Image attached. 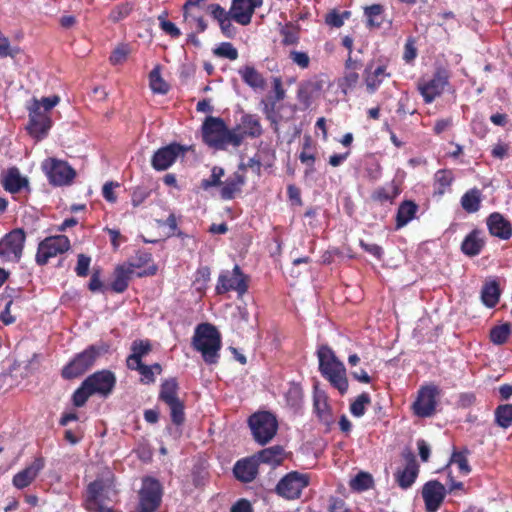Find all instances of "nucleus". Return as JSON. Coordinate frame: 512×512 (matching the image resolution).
<instances>
[{
  "instance_id": "nucleus-1",
  "label": "nucleus",
  "mask_w": 512,
  "mask_h": 512,
  "mask_svg": "<svg viewBox=\"0 0 512 512\" xmlns=\"http://www.w3.org/2000/svg\"><path fill=\"white\" fill-rule=\"evenodd\" d=\"M116 385V376L110 370H100L89 375L73 393V404L76 407L85 405L89 397L98 395L102 398L110 396Z\"/></svg>"
},
{
  "instance_id": "nucleus-2",
  "label": "nucleus",
  "mask_w": 512,
  "mask_h": 512,
  "mask_svg": "<svg viewBox=\"0 0 512 512\" xmlns=\"http://www.w3.org/2000/svg\"><path fill=\"white\" fill-rule=\"evenodd\" d=\"M237 130L228 129L222 118L209 116L202 125L203 141L217 150H223L228 145L238 147L243 141V134H238Z\"/></svg>"
},
{
  "instance_id": "nucleus-3",
  "label": "nucleus",
  "mask_w": 512,
  "mask_h": 512,
  "mask_svg": "<svg viewBox=\"0 0 512 512\" xmlns=\"http://www.w3.org/2000/svg\"><path fill=\"white\" fill-rule=\"evenodd\" d=\"M221 346V334L214 325L201 323L196 326L192 337V347L201 353L205 363L216 364L218 362Z\"/></svg>"
},
{
  "instance_id": "nucleus-4",
  "label": "nucleus",
  "mask_w": 512,
  "mask_h": 512,
  "mask_svg": "<svg viewBox=\"0 0 512 512\" xmlns=\"http://www.w3.org/2000/svg\"><path fill=\"white\" fill-rule=\"evenodd\" d=\"M319 370L340 394H345L348 390V380L344 364L337 359L332 349L322 345L318 351Z\"/></svg>"
},
{
  "instance_id": "nucleus-5",
  "label": "nucleus",
  "mask_w": 512,
  "mask_h": 512,
  "mask_svg": "<svg viewBox=\"0 0 512 512\" xmlns=\"http://www.w3.org/2000/svg\"><path fill=\"white\" fill-rule=\"evenodd\" d=\"M107 352V347L90 345L84 351L75 355V357L63 368L62 376L65 379H73L84 374L90 369L96 359Z\"/></svg>"
},
{
  "instance_id": "nucleus-6",
  "label": "nucleus",
  "mask_w": 512,
  "mask_h": 512,
  "mask_svg": "<svg viewBox=\"0 0 512 512\" xmlns=\"http://www.w3.org/2000/svg\"><path fill=\"white\" fill-rule=\"evenodd\" d=\"M178 390L176 378L166 379L160 386L159 400L169 407L173 424L180 426L185 421V412L184 403L178 397Z\"/></svg>"
},
{
  "instance_id": "nucleus-7",
  "label": "nucleus",
  "mask_w": 512,
  "mask_h": 512,
  "mask_svg": "<svg viewBox=\"0 0 512 512\" xmlns=\"http://www.w3.org/2000/svg\"><path fill=\"white\" fill-rule=\"evenodd\" d=\"M249 426L255 441L261 445L271 441L278 430L276 417L266 411L253 414L249 418Z\"/></svg>"
},
{
  "instance_id": "nucleus-8",
  "label": "nucleus",
  "mask_w": 512,
  "mask_h": 512,
  "mask_svg": "<svg viewBox=\"0 0 512 512\" xmlns=\"http://www.w3.org/2000/svg\"><path fill=\"white\" fill-rule=\"evenodd\" d=\"M70 247V240L65 235L46 237L38 244L35 261L40 266L46 265L50 258L67 252Z\"/></svg>"
},
{
  "instance_id": "nucleus-9",
  "label": "nucleus",
  "mask_w": 512,
  "mask_h": 512,
  "mask_svg": "<svg viewBox=\"0 0 512 512\" xmlns=\"http://www.w3.org/2000/svg\"><path fill=\"white\" fill-rule=\"evenodd\" d=\"M162 485L153 477H145L139 491V505L137 512H154L162 500Z\"/></svg>"
},
{
  "instance_id": "nucleus-10",
  "label": "nucleus",
  "mask_w": 512,
  "mask_h": 512,
  "mask_svg": "<svg viewBox=\"0 0 512 512\" xmlns=\"http://www.w3.org/2000/svg\"><path fill=\"white\" fill-rule=\"evenodd\" d=\"M29 122L27 131L36 140H42L48 135L52 127V119L49 114L42 111L40 102L37 99L33 100L31 106L28 107Z\"/></svg>"
},
{
  "instance_id": "nucleus-11",
  "label": "nucleus",
  "mask_w": 512,
  "mask_h": 512,
  "mask_svg": "<svg viewBox=\"0 0 512 512\" xmlns=\"http://www.w3.org/2000/svg\"><path fill=\"white\" fill-rule=\"evenodd\" d=\"M309 485V476L297 471L286 474L276 485V493L288 500L298 499L304 488Z\"/></svg>"
},
{
  "instance_id": "nucleus-12",
  "label": "nucleus",
  "mask_w": 512,
  "mask_h": 512,
  "mask_svg": "<svg viewBox=\"0 0 512 512\" xmlns=\"http://www.w3.org/2000/svg\"><path fill=\"white\" fill-rule=\"evenodd\" d=\"M26 235L23 229L17 228L0 240V258L6 261L19 262L22 257Z\"/></svg>"
},
{
  "instance_id": "nucleus-13",
  "label": "nucleus",
  "mask_w": 512,
  "mask_h": 512,
  "mask_svg": "<svg viewBox=\"0 0 512 512\" xmlns=\"http://www.w3.org/2000/svg\"><path fill=\"white\" fill-rule=\"evenodd\" d=\"M247 289L246 276L242 273L238 265H235L232 271L225 270L220 273L216 286L218 294H224L234 290L239 295H243L247 292Z\"/></svg>"
},
{
  "instance_id": "nucleus-14",
  "label": "nucleus",
  "mask_w": 512,
  "mask_h": 512,
  "mask_svg": "<svg viewBox=\"0 0 512 512\" xmlns=\"http://www.w3.org/2000/svg\"><path fill=\"white\" fill-rule=\"evenodd\" d=\"M49 182L55 186L71 183L75 177L74 169L65 161L50 159L43 164Z\"/></svg>"
},
{
  "instance_id": "nucleus-15",
  "label": "nucleus",
  "mask_w": 512,
  "mask_h": 512,
  "mask_svg": "<svg viewBox=\"0 0 512 512\" xmlns=\"http://www.w3.org/2000/svg\"><path fill=\"white\" fill-rule=\"evenodd\" d=\"M187 147L171 143L158 149L152 156L151 165L157 171H165L171 167L179 156H184Z\"/></svg>"
},
{
  "instance_id": "nucleus-16",
  "label": "nucleus",
  "mask_w": 512,
  "mask_h": 512,
  "mask_svg": "<svg viewBox=\"0 0 512 512\" xmlns=\"http://www.w3.org/2000/svg\"><path fill=\"white\" fill-rule=\"evenodd\" d=\"M438 395V388L434 385L422 387L418 392V397L413 403L414 414L418 417H430L434 414L436 409V396Z\"/></svg>"
},
{
  "instance_id": "nucleus-17",
  "label": "nucleus",
  "mask_w": 512,
  "mask_h": 512,
  "mask_svg": "<svg viewBox=\"0 0 512 512\" xmlns=\"http://www.w3.org/2000/svg\"><path fill=\"white\" fill-rule=\"evenodd\" d=\"M448 84L449 81L446 74L444 72L438 71L430 80L419 82L418 90L422 95L424 102L429 104L444 92L445 87Z\"/></svg>"
},
{
  "instance_id": "nucleus-18",
  "label": "nucleus",
  "mask_w": 512,
  "mask_h": 512,
  "mask_svg": "<svg viewBox=\"0 0 512 512\" xmlns=\"http://www.w3.org/2000/svg\"><path fill=\"white\" fill-rule=\"evenodd\" d=\"M446 496L445 486L437 480H430L422 487V498L427 512H436Z\"/></svg>"
},
{
  "instance_id": "nucleus-19",
  "label": "nucleus",
  "mask_w": 512,
  "mask_h": 512,
  "mask_svg": "<svg viewBox=\"0 0 512 512\" xmlns=\"http://www.w3.org/2000/svg\"><path fill=\"white\" fill-rule=\"evenodd\" d=\"M263 3V0H232L231 13L232 19L243 26L250 24L252 16L257 8Z\"/></svg>"
},
{
  "instance_id": "nucleus-20",
  "label": "nucleus",
  "mask_w": 512,
  "mask_h": 512,
  "mask_svg": "<svg viewBox=\"0 0 512 512\" xmlns=\"http://www.w3.org/2000/svg\"><path fill=\"white\" fill-rule=\"evenodd\" d=\"M489 233L501 240H508L512 236L511 223L500 213H491L486 220Z\"/></svg>"
},
{
  "instance_id": "nucleus-21",
  "label": "nucleus",
  "mask_w": 512,
  "mask_h": 512,
  "mask_svg": "<svg viewBox=\"0 0 512 512\" xmlns=\"http://www.w3.org/2000/svg\"><path fill=\"white\" fill-rule=\"evenodd\" d=\"M0 182L3 188L12 193H18L23 188H28V179L21 175L17 167H10L0 175Z\"/></svg>"
},
{
  "instance_id": "nucleus-22",
  "label": "nucleus",
  "mask_w": 512,
  "mask_h": 512,
  "mask_svg": "<svg viewBox=\"0 0 512 512\" xmlns=\"http://www.w3.org/2000/svg\"><path fill=\"white\" fill-rule=\"evenodd\" d=\"M44 465L43 458H35L29 466L14 475L12 481L13 485L18 489L26 488L37 477L39 472L44 468Z\"/></svg>"
},
{
  "instance_id": "nucleus-23",
  "label": "nucleus",
  "mask_w": 512,
  "mask_h": 512,
  "mask_svg": "<svg viewBox=\"0 0 512 512\" xmlns=\"http://www.w3.org/2000/svg\"><path fill=\"white\" fill-rule=\"evenodd\" d=\"M258 466L254 455L236 462L233 468L235 477L244 483L253 481L258 474Z\"/></svg>"
},
{
  "instance_id": "nucleus-24",
  "label": "nucleus",
  "mask_w": 512,
  "mask_h": 512,
  "mask_svg": "<svg viewBox=\"0 0 512 512\" xmlns=\"http://www.w3.org/2000/svg\"><path fill=\"white\" fill-rule=\"evenodd\" d=\"M486 240L483 232L479 229L472 230L462 241L461 251L469 257L477 256L485 246Z\"/></svg>"
},
{
  "instance_id": "nucleus-25",
  "label": "nucleus",
  "mask_w": 512,
  "mask_h": 512,
  "mask_svg": "<svg viewBox=\"0 0 512 512\" xmlns=\"http://www.w3.org/2000/svg\"><path fill=\"white\" fill-rule=\"evenodd\" d=\"M388 77H390V73L387 72L385 65L377 66L375 69H372L371 65L367 66L364 70V80L367 91L370 94L375 93Z\"/></svg>"
},
{
  "instance_id": "nucleus-26",
  "label": "nucleus",
  "mask_w": 512,
  "mask_h": 512,
  "mask_svg": "<svg viewBox=\"0 0 512 512\" xmlns=\"http://www.w3.org/2000/svg\"><path fill=\"white\" fill-rule=\"evenodd\" d=\"M419 472L418 464L413 455H409L406 466L403 470L398 471L396 479L399 486L407 489L413 485Z\"/></svg>"
},
{
  "instance_id": "nucleus-27",
  "label": "nucleus",
  "mask_w": 512,
  "mask_h": 512,
  "mask_svg": "<svg viewBox=\"0 0 512 512\" xmlns=\"http://www.w3.org/2000/svg\"><path fill=\"white\" fill-rule=\"evenodd\" d=\"M254 457L258 464L263 463L275 467L284 460V449L280 445L271 446L254 454Z\"/></svg>"
},
{
  "instance_id": "nucleus-28",
  "label": "nucleus",
  "mask_w": 512,
  "mask_h": 512,
  "mask_svg": "<svg viewBox=\"0 0 512 512\" xmlns=\"http://www.w3.org/2000/svg\"><path fill=\"white\" fill-rule=\"evenodd\" d=\"M243 82L254 90H264L266 80L263 75L251 65H246L238 70Z\"/></svg>"
},
{
  "instance_id": "nucleus-29",
  "label": "nucleus",
  "mask_w": 512,
  "mask_h": 512,
  "mask_svg": "<svg viewBox=\"0 0 512 512\" xmlns=\"http://www.w3.org/2000/svg\"><path fill=\"white\" fill-rule=\"evenodd\" d=\"M245 184V177L242 174L234 173L222 182L220 191L221 198L224 200H231L239 193L242 186Z\"/></svg>"
},
{
  "instance_id": "nucleus-30",
  "label": "nucleus",
  "mask_w": 512,
  "mask_h": 512,
  "mask_svg": "<svg viewBox=\"0 0 512 512\" xmlns=\"http://www.w3.org/2000/svg\"><path fill=\"white\" fill-rule=\"evenodd\" d=\"M131 267L125 264L118 265L114 271V280L111 283L112 291L116 293H123L129 285L131 279Z\"/></svg>"
},
{
  "instance_id": "nucleus-31",
  "label": "nucleus",
  "mask_w": 512,
  "mask_h": 512,
  "mask_svg": "<svg viewBox=\"0 0 512 512\" xmlns=\"http://www.w3.org/2000/svg\"><path fill=\"white\" fill-rule=\"evenodd\" d=\"M241 126L243 128V132H238V134H243V139L246 136L257 138L262 135V126L260 124L259 118L256 115H243L241 118Z\"/></svg>"
},
{
  "instance_id": "nucleus-32",
  "label": "nucleus",
  "mask_w": 512,
  "mask_h": 512,
  "mask_svg": "<svg viewBox=\"0 0 512 512\" xmlns=\"http://www.w3.org/2000/svg\"><path fill=\"white\" fill-rule=\"evenodd\" d=\"M384 6L381 4H372L364 7V16L366 26L369 29L380 28L383 23Z\"/></svg>"
},
{
  "instance_id": "nucleus-33",
  "label": "nucleus",
  "mask_w": 512,
  "mask_h": 512,
  "mask_svg": "<svg viewBox=\"0 0 512 512\" xmlns=\"http://www.w3.org/2000/svg\"><path fill=\"white\" fill-rule=\"evenodd\" d=\"M418 206L413 201H404L400 204L396 215L397 229L407 225L414 217Z\"/></svg>"
},
{
  "instance_id": "nucleus-34",
  "label": "nucleus",
  "mask_w": 512,
  "mask_h": 512,
  "mask_svg": "<svg viewBox=\"0 0 512 512\" xmlns=\"http://www.w3.org/2000/svg\"><path fill=\"white\" fill-rule=\"evenodd\" d=\"M500 290L496 281L485 283L481 290V300L488 308H493L499 301Z\"/></svg>"
},
{
  "instance_id": "nucleus-35",
  "label": "nucleus",
  "mask_w": 512,
  "mask_h": 512,
  "mask_svg": "<svg viewBox=\"0 0 512 512\" xmlns=\"http://www.w3.org/2000/svg\"><path fill=\"white\" fill-rule=\"evenodd\" d=\"M104 489L102 480H95L88 485L87 497H86V508L94 510L101 501V495Z\"/></svg>"
},
{
  "instance_id": "nucleus-36",
  "label": "nucleus",
  "mask_w": 512,
  "mask_h": 512,
  "mask_svg": "<svg viewBox=\"0 0 512 512\" xmlns=\"http://www.w3.org/2000/svg\"><path fill=\"white\" fill-rule=\"evenodd\" d=\"M454 180V175L451 170L441 169L434 175L435 193L443 195L451 186Z\"/></svg>"
},
{
  "instance_id": "nucleus-37",
  "label": "nucleus",
  "mask_w": 512,
  "mask_h": 512,
  "mask_svg": "<svg viewBox=\"0 0 512 512\" xmlns=\"http://www.w3.org/2000/svg\"><path fill=\"white\" fill-rule=\"evenodd\" d=\"M398 193L399 191L397 187L393 183H391L389 186L378 187L377 189H375L371 194V199L374 202H378L381 204L385 202L393 203Z\"/></svg>"
},
{
  "instance_id": "nucleus-38",
  "label": "nucleus",
  "mask_w": 512,
  "mask_h": 512,
  "mask_svg": "<svg viewBox=\"0 0 512 512\" xmlns=\"http://www.w3.org/2000/svg\"><path fill=\"white\" fill-rule=\"evenodd\" d=\"M481 193L478 189L474 188L467 191L461 197L462 208L468 213H475L480 209Z\"/></svg>"
},
{
  "instance_id": "nucleus-39",
  "label": "nucleus",
  "mask_w": 512,
  "mask_h": 512,
  "mask_svg": "<svg viewBox=\"0 0 512 512\" xmlns=\"http://www.w3.org/2000/svg\"><path fill=\"white\" fill-rule=\"evenodd\" d=\"M495 423L504 429L512 426V404H502L494 411Z\"/></svg>"
},
{
  "instance_id": "nucleus-40",
  "label": "nucleus",
  "mask_w": 512,
  "mask_h": 512,
  "mask_svg": "<svg viewBox=\"0 0 512 512\" xmlns=\"http://www.w3.org/2000/svg\"><path fill=\"white\" fill-rule=\"evenodd\" d=\"M183 18L191 28H195L196 33H203L208 27L204 17L197 14L195 9L183 10Z\"/></svg>"
},
{
  "instance_id": "nucleus-41",
  "label": "nucleus",
  "mask_w": 512,
  "mask_h": 512,
  "mask_svg": "<svg viewBox=\"0 0 512 512\" xmlns=\"http://www.w3.org/2000/svg\"><path fill=\"white\" fill-rule=\"evenodd\" d=\"M303 400V391L299 384L291 383L285 392L286 404L292 409H298Z\"/></svg>"
},
{
  "instance_id": "nucleus-42",
  "label": "nucleus",
  "mask_w": 512,
  "mask_h": 512,
  "mask_svg": "<svg viewBox=\"0 0 512 512\" xmlns=\"http://www.w3.org/2000/svg\"><path fill=\"white\" fill-rule=\"evenodd\" d=\"M511 335V324L504 323L495 326L490 331V341L495 345H502L507 342Z\"/></svg>"
},
{
  "instance_id": "nucleus-43",
  "label": "nucleus",
  "mask_w": 512,
  "mask_h": 512,
  "mask_svg": "<svg viewBox=\"0 0 512 512\" xmlns=\"http://www.w3.org/2000/svg\"><path fill=\"white\" fill-rule=\"evenodd\" d=\"M314 410L322 422L328 424L331 421L329 406L323 395L314 397Z\"/></svg>"
},
{
  "instance_id": "nucleus-44",
  "label": "nucleus",
  "mask_w": 512,
  "mask_h": 512,
  "mask_svg": "<svg viewBox=\"0 0 512 512\" xmlns=\"http://www.w3.org/2000/svg\"><path fill=\"white\" fill-rule=\"evenodd\" d=\"M150 87L153 92L165 94L168 91L167 83L162 79L159 67H155L149 74Z\"/></svg>"
},
{
  "instance_id": "nucleus-45",
  "label": "nucleus",
  "mask_w": 512,
  "mask_h": 512,
  "mask_svg": "<svg viewBox=\"0 0 512 512\" xmlns=\"http://www.w3.org/2000/svg\"><path fill=\"white\" fill-rule=\"evenodd\" d=\"M373 484L372 476L366 472L358 473L351 481L350 487L355 491H365Z\"/></svg>"
},
{
  "instance_id": "nucleus-46",
  "label": "nucleus",
  "mask_w": 512,
  "mask_h": 512,
  "mask_svg": "<svg viewBox=\"0 0 512 512\" xmlns=\"http://www.w3.org/2000/svg\"><path fill=\"white\" fill-rule=\"evenodd\" d=\"M371 402L368 393L363 392L360 394L355 401L350 405V412L355 417H362L366 411V405Z\"/></svg>"
},
{
  "instance_id": "nucleus-47",
  "label": "nucleus",
  "mask_w": 512,
  "mask_h": 512,
  "mask_svg": "<svg viewBox=\"0 0 512 512\" xmlns=\"http://www.w3.org/2000/svg\"><path fill=\"white\" fill-rule=\"evenodd\" d=\"M224 174H225V172L222 167L214 166L211 169L210 177L207 179H203L201 181V187L204 190H207L211 187L221 186V184H222L221 178L224 176Z\"/></svg>"
},
{
  "instance_id": "nucleus-48",
  "label": "nucleus",
  "mask_w": 512,
  "mask_h": 512,
  "mask_svg": "<svg viewBox=\"0 0 512 512\" xmlns=\"http://www.w3.org/2000/svg\"><path fill=\"white\" fill-rule=\"evenodd\" d=\"M455 464L458 467L460 473L467 475L471 472V468L468 464L466 452L454 451L449 460V465Z\"/></svg>"
},
{
  "instance_id": "nucleus-49",
  "label": "nucleus",
  "mask_w": 512,
  "mask_h": 512,
  "mask_svg": "<svg viewBox=\"0 0 512 512\" xmlns=\"http://www.w3.org/2000/svg\"><path fill=\"white\" fill-rule=\"evenodd\" d=\"M214 54L229 60H236L238 58L237 49L229 42L221 43L217 48L214 49Z\"/></svg>"
},
{
  "instance_id": "nucleus-50",
  "label": "nucleus",
  "mask_w": 512,
  "mask_h": 512,
  "mask_svg": "<svg viewBox=\"0 0 512 512\" xmlns=\"http://www.w3.org/2000/svg\"><path fill=\"white\" fill-rule=\"evenodd\" d=\"M207 12L210 13L212 18L218 22V24L223 20H226L227 18H232L231 8L229 11H226L222 6L219 4H209L206 7Z\"/></svg>"
},
{
  "instance_id": "nucleus-51",
  "label": "nucleus",
  "mask_w": 512,
  "mask_h": 512,
  "mask_svg": "<svg viewBox=\"0 0 512 512\" xmlns=\"http://www.w3.org/2000/svg\"><path fill=\"white\" fill-rule=\"evenodd\" d=\"M151 261V254L144 251H139L136 253L133 260L129 263H126V266L131 267V272L134 273L135 269H139L142 266L146 265Z\"/></svg>"
},
{
  "instance_id": "nucleus-52",
  "label": "nucleus",
  "mask_w": 512,
  "mask_h": 512,
  "mask_svg": "<svg viewBox=\"0 0 512 512\" xmlns=\"http://www.w3.org/2000/svg\"><path fill=\"white\" fill-rule=\"evenodd\" d=\"M131 351L133 355L141 358L151 351V344L148 340H135L132 343Z\"/></svg>"
},
{
  "instance_id": "nucleus-53",
  "label": "nucleus",
  "mask_w": 512,
  "mask_h": 512,
  "mask_svg": "<svg viewBox=\"0 0 512 512\" xmlns=\"http://www.w3.org/2000/svg\"><path fill=\"white\" fill-rule=\"evenodd\" d=\"M91 263V258L86 256L85 254H79L77 257V265L75 267V272L79 277H86L89 272V267Z\"/></svg>"
},
{
  "instance_id": "nucleus-54",
  "label": "nucleus",
  "mask_w": 512,
  "mask_h": 512,
  "mask_svg": "<svg viewBox=\"0 0 512 512\" xmlns=\"http://www.w3.org/2000/svg\"><path fill=\"white\" fill-rule=\"evenodd\" d=\"M291 61L302 69L309 67L310 58L306 52L292 50L289 54Z\"/></svg>"
},
{
  "instance_id": "nucleus-55",
  "label": "nucleus",
  "mask_w": 512,
  "mask_h": 512,
  "mask_svg": "<svg viewBox=\"0 0 512 512\" xmlns=\"http://www.w3.org/2000/svg\"><path fill=\"white\" fill-rule=\"evenodd\" d=\"M150 195V190L146 187H136L131 194V202L134 207L142 204Z\"/></svg>"
},
{
  "instance_id": "nucleus-56",
  "label": "nucleus",
  "mask_w": 512,
  "mask_h": 512,
  "mask_svg": "<svg viewBox=\"0 0 512 512\" xmlns=\"http://www.w3.org/2000/svg\"><path fill=\"white\" fill-rule=\"evenodd\" d=\"M315 155L312 151H301L299 154V160L302 164L306 165L307 169L305 174L314 172V164H315Z\"/></svg>"
},
{
  "instance_id": "nucleus-57",
  "label": "nucleus",
  "mask_w": 512,
  "mask_h": 512,
  "mask_svg": "<svg viewBox=\"0 0 512 512\" xmlns=\"http://www.w3.org/2000/svg\"><path fill=\"white\" fill-rule=\"evenodd\" d=\"M349 12H343L342 14L337 12L329 13L326 17V23L332 27L339 28L344 24V19L349 17Z\"/></svg>"
},
{
  "instance_id": "nucleus-58",
  "label": "nucleus",
  "mask_w": 512,
  "mask_h": 512,
  "mask_svg": "<svg viewBox=\"0 0 512 512\" xmlns=\"http://www.w3.org/2000/svg\"><path fill=\"white\" fill-rule=\"evenodd\" d=\"M131 11V7L128 4L117 6L110 13V19L113 22H118L128 16Z\"/></svg>"
},
{
  "instance_id": "nucleus-59",
  "label": "nucleus",
  "mask_w": 512,
  "mask_h": 512,
  "mask_svg": "<svg viewBox=\"0 0 512 512\" xmlns=\"http://www.w3.org/2000/svg\"><path fill=\"white\" fill-rule=\"evenodd\" d=\"M89 290L92 292H97L102 290L103 283L101 281V271L100 269H94L91 275L90 282L88 284Z\"/></svg>"
},
{
  "instance_id": "nucleus-60",
  "label": "nucleus",
  "mask_w": 512,
  "mask_h": 512,
  "mask_svg": "<svg viewBox=\"0 0 512 512\" xmlns=\"http://www.w3.org/2000/svg\"><path fill=\"white\" fill-rule=\"evenodd\" d=\"M118 186H119V184L114 183V182H107L104 184V186L102 188V195L106 201H108L110 203L116 202L117 197L114 193V188L118 187Z\"/></svg>"
},
{
  "instance_id": "nucleus-61",
  "label": "nucleus",
  "mask_w": 512,
  "mask_h": 512,
  "mask_svg": "<svg viewBox=\"0 0 512 512\" xmlns=\"http://www.w3.org/2000/svg\"><path fill=\"white\" fill-rule=\"evenodd\" d=\"M127 55H128V50L126 47L122 46V47L116 48L110 56V62L113 65L121 64L125 61Z\"/></svg>"
},
{
  "instance_id": "nucleus-62",
  "label": "nucleus",
  "mask_w": 512,
  "mask_h": 512,
  "mask_svg": "<svg viewBox=\"0 0 512 512\" xmlns=\"http://www.w3.org/2000/svg\"><path fill=\"white\" fill-rule=\"evenodd\" d=\"M38 101L40 102L42 111H45V113L49 114L50 110L59 103L60 98L59 96L54 95L51 97H43L41 100Z\"/></svg>"
},
{
  "instance_id": "nucleus-63",
  "label": "nucleus",
  "mask_w": 512,
  "mask_h": 512,
  "mask_svg": "<svg viewBox=\"0 0 512 512\" xmlns=\"http://www.w3.org/2000/svg\"><path fill=\"white\" fill-rule=\"evenodd\" d=\"M160 28L172 38H178L181 35L180 29L171 21H162Z\"/></svg>"
},
{
  "instance_id": "nucleus-64",
  "label": "nucleus",
  "mask_w": 512,
  "mask_h": 512,
  "mask_svg": "<svg viewBox=\"0 0 512 512\" xmlns=\"http://www.w3.org/2000/svg\"><path fill=\"white\" fill-rule=\"evenodd\" d=\"M230 512H253V509L248 500L240 499L231 507Z\"/></svg>"
}]
</instances>
